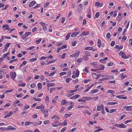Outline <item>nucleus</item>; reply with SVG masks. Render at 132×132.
<instances>
[{
    "label": "nucleus",
    "instance_id": "f257e3e1",
    "mask_svg": "<svg viewBox=\"0 0 132 132\" xmlns=\"http://www.w3.org/2000/svg\"><path fill=\"white\" fill-rule=\"evenodd\" d=\"M80 51H78L77 52H75L73 54L70 55V57H73L75 58L78 57L80 54Z\"/></svg>",
    "mask_w": 132,
    "mask_h": 132
},
{
    "label": "nucleus",
    "instance_id": "f03ea898",
    "mask_svg": "<svg viewBox=\"0 0 132 132\" xmlns=\"http://www.w3.org/2000/svg\"><path fill=\"white\" fill-rule=\"evenodd\" d=\"M10 75L11 78L12 79L14 80L16 77V73L13 72H11L10 73Z\"/></svg>",
    "mask_w": 132,
    "mask_h": 132
},
{
    "label": "nucleus",
    "instance_id": "7ed1b4c3",
    "mask_svg": "<svg viewBox=\"0 0 132 132\" xmlns=\"http://www.w3.org/2000/svg\"><path fill=\"white\" fill-rule=\"evenodd\" d=\"M132 107V106L125 105L123 107V108L124 109H126V111H132V109H131V108Z\"/></svg>",
    "mask_w": 132,
    "mask_h": 132
},
{
    "label": "nucleus",
    "instance_id": "20e7f679",
    "mask_svg": "<svg viewBox=\"0 0 132 132\" xmlns=\"http://www.w3.org/2000/svg\"><path fill=\"white\" fill-rule=\"evenodd\" d=\"M119 55H121V57L123 58L127 59V56L125 54L124 52H121L119 53Z\"/></svg>",
    "mask_w": 132,
    "mask_h": 132
},
{
    "label": "nucleus",
    "instance_id": "39448f33",
    "mask_svg": "<svg viewBox=\"0 0 132 132\" xmlns=\"http://www.w3.org/2000/svg\"><path fill=\"white\" fill-rule=\"evenodd\" d=\"M60 123L58 121L55 122L53 123L52 126L53 127H56L60 125Z\"/></svg>",
    "mask_w": 132,
    "mask_h": 132
},
{
    "label": "nucleus",
    "instance_id": "423d86ee",
    "mask_svg": "<svg viewBox=\"0 0 132 132\" xmlns=\"http://www.w3.org/2000/svg\"><path fill=\"white\" fill-rule=\"evenodd\" d=\"M89 34V31H83L80 35V36H87Z\"/></svg>",
    "mask_w": 132,
    "mask_h": 132
},
{
    "label": "nucleus",
    "instance_id": "0eeeda50",
    "mask_svg": "<svg viewBox=\"0 0 132 132\" xmlns=\"http://www.w3.org/2000/svg\"><path fill=\"white\" fill-rule=\"evenodd\" d=\"M7 131H10L11 130H16V129L14 128V127H13L12 126H8L7 127Z\"/></svg>",
    "mask_w": 132,
    "mask_h": 132
},
{
    "label": "nucleus",
    "instance_id": "6e6552de",
    "mask_svg": "<svg viewBox=\"0 0 132 132\" xmlns=\"http://www.w3.org/2000/svg\"><path fill=\"white\" fill-rule=\"evenodd\" d=\"M80 96V95L79 94H76L75 95L71 97H70V99L71 100L76 99L77 98Z\"/></svg>",
    "mask_w": 132,
    "mask_h": 132
},
{
    "label": "nucleus",
    "instance_id": "1a4fd4ad",
    "mask_svg": "<svg viewBox=\"0 0 132 132\" xmlns=\"http://www.w3.org/2000/svg\"><path fill=\"white\" fill-rule=\"evenodd\" d=\"M3 28H5L4 30H9L10 29H9V26L8 24H3Z\"/></svg>",
    "mask_w": 132,
    "mask_h": 132
},
{
    "label": "nucleus",
    "instance_id": "9d476101",
    "mask_svg": "<svg viewBox=\"0 0 132 132\" xmlns=\"http://www.w3.org/2000/svg\"><path fill=\"white\" fill-rule=\"evenodd\" d=\"M79 34V32H77L72 33L71 35V37L72 38H75Z\"/></svg>",
    "mask_w": 132,
    "mask_h": 132
},
{
    "label": "nucleus",
    "instance_id": "9b49d317",
    "mask_svg": "<svg viewBox=\"0 0 132 132\" xmlns=\"http://www.w3.org/2000/svg\"><path fill=\"white\" fill-rule=\"evenodd\" d=\"M90 64L94 67L95 68H98V65L97 64V63L96 62H92L90 63Z\"/></svg>",
    "mask_w": 132,
    "mask_h": 132
},
{
    "label": "nucleus",
    "instance_id": "f8f14e48",
    "mask_svg": "<svg viewBox=\"0 0 132 132\" xmlns=\"http://www.w3.org/2000/svg\"><path fill=\"white\" fill-rule=\"evenodd\" d=\"M116 97L117 98L119 99H127V97L126 96L123 97V95H122L117 96Z\"/></svg>",
    "mask_w": 132,
    "mask_h": 132
},
{
    "label": "nucleus",
    "instance_id": "ddd939ff",
    "mask_svg": "<svg viewBox=\"0 0 132 132\" xmlns=\"http://www.w3.org/2000/svg\"><path fill=\"white\" fill-rule=\"evenodd\" d=\"M36 3V2L35 1H32L31 2L29 5V6L30 7H31L33 6Z\"/></svg>",
    "mask_w": 132,
    "mask_h": 132
},
{
    "label": "nucleus",
    "instance_id": "4468645a",
    "mask_svg": "<svg viewBox=\"0 0 132 132\" xmlns=\"http://www.w3.org/2000/svg\"><path fill=\"white\" fill-rule=\"evenodd\" d=\"M82 98L83 99H84L85 100H86L87 101L90 100L92 99V98L91 97L86 96H82Z\"/></svg>",
    "mask_w": 132,
    "mask_h": 132
},
{
    "label": "nucleus",
    "instance_id": "2eb2a0df",
    "mask_svg": "<svg viewBox=\"0 0 132 132\" xmlns=\"http://www.w3.org/2000/svg\"><path fill=\"white\" fill-rule=\"evenodd\" d=\"M89 68L88 67H85L83 70V71L84 72V73L85 74H86V73H88L89 72Z\"/></svg>",
    "mask_w": 132,
    "mask_h": 132
},
{
    "label": "nucleus",
    "instance_id": "dca6fc26",
    "mask_svg": "<svg viewBox=\"0 0 132 132\" xmlns=\"http://www.w3.org/2000/svg\"><path fill=\"white\" fill-rule=\"evenodd\" d=\"M73 74H75L77 77H78L79 76V72L78 70H77L76 71V72L75 71H73Z\"/></svg>",
    "mask_w": 132,
    "mask_h": 132
},
{
    "label": "nucleus",
    "instance_id": "f3484780",
    "mask_svg": "<svg viewBox=\"0 0 132 132\" xmlns=\"http://www.w3.org/2000/svg\"><path fill=\"white\" fill-rule=\"evenodd\" d=\"M13 114V113L12 112H10L9 113L7 114L6 115H5L4 116V118H6L8 117H10L12 116Z\"/></svg>",
    "mask_w": 132,
    "mask_h": 132
},
{
    "label": "nucleus",
    "instance_id": "a211bd4d",
    "mask_svg": "<svg viewBox=\"0 0 132 132\" xmlns=\"http://www.w3.org/2000/svg\"><path fill=\"white\" fill-rule=\"evenodd\" d=\"M51 118L52 119H53L55 118L56 120H59L60 119L59 117L56 115H54L53 116L51 117Z\"/></svg>",
    "mask_w": 132,
    "mask_h": 132
},
{
    "label": "nucleus",
    "instance_id": "6ab92c4d",
    "mask_svg": "<svg viewBox=\"0 0 132 132\" xmlns=\"http://www.w3.org/2000/svg\"><path fill=\"white\" fill-rule=\"evenodd\" d=\"M67 124H68L67 123L66 121L65 120L63 121V123H60V125L62 126H65L67 125Z\"/></svg>",
    "mask_w": 132,
    "mask_h": 132
},
{
    "label": "nucleus",
    "instance_id": "aec40b11",
    "mask_svg": "<svg viewBox=\"0 0 132 132\" xmlns=\"http://www.w3.org/2000/svg\"><path fill=\"white\" fill-rule=\"evenodd\" d=\"M37 86L38 88V89L39 90H40L42 88V84L40 83L39 82L38 83L37 85Z\"/></svg>",
    "mask_w": 132,
    "mask_h": 132
},
{
    "label": "nucleus",
    "instance_id": "412c9836",
    "mask_svg": "<svg viewBox=\"0 0 132 132\" xmlns=\"http://www.w3.org/2000/svg\"><path fill=\"white\" fill-rule=\"evenodd\" d=\"M45 106L43 105V104H42L41 105V108H40V111H41L43 112L45 110Z\"/></svg>",
    "mask_w": 132,
    "mask_h": 132
},
{
    "label": "nucleus",
    "instance_id": "4be33fe9",
    "mask_svg": "<svg viewBox=\"0 0 132 132\" xmlns=\"http://www.w3.org/2000/svg\"><path fill=\"white\" fill-rule=\"evenodd\" d=\"M107 80L108 79H112L114 78L113 75L108 76H107Z\"/></svg>",
    "mask_w": 132,
    "mask_h": 132
},
{
    "label": "nucleus",
    "instance_id": "5701e85b",
    "mask_svg": "<svg viewBox=\"0 0 132 132\" xmlns=\"http://www.w3.org/2000/svg\"><path fill=\"white\" fill-rule=\"evenodd\" d=\"M11 43H8L7 44H6L5 46L4 50L5 51H6L7 49L10 46Z\"/></svg>",
    "mask_w": 132,
    "mask_h": 132
},
{
    "label": "nucleus",
    "instance_id": "b1692460",
    "mask_svg": "<svg viewBox=\"0 0 132 132\" xmlns=\"http://www.w3.org/2000/svg\"><path fill=\"white\" fill-rule=\"evenodd\" d=\"M43 113L44 115L45 116V117H46L48 116V111H44Z\"/></svg>",
    "mask_w": 132,
    "mask_h": 132
},
{
    "label": "nucleus",
    "instance_id": "393cba45",
    "mask_svg": "<svg viewBox=\"0 0 132 132\" xmlns=\"http://www.w3.org/2000/svg\"><path fill=\"white\" fill-rule=\"evenodd\" d=\"M55 85V84L54 83H48L47 84V87H53Z\"/></svg>",
    "mask_w": 132,
    "mask_h": 132
},
{
    "label": "nucleus",
    "instance_id": "a878e982",
    "mask_svg": "<svg viewBox=\"0 0 132 132\" xmlns=\"http://www.w3.org/2000/svg\"><path fill=\"white\" fill-rule=\"evenodd\" d=\"M118 104V103L117 102H108V105H114L115 104Z\"/></svg>",
    "mask_w": 132,
    "mask_h": 132
},
{
    "label": "nucleus",
    "instance_id": "bb28decb",
    "mask_svg": "<svg viewBox=\"0 0 132 132\" xmlns=\"http://www.w3.org/2000/svg\"><path fill=\"white\" fill-rule=\"evenodd\" d=\"M57 60V59H55L53 60L50 61L45 64L46 65H48L51 63H53L55 61H56Z\"/></svg>",
    "mask_w": 132,
    "mask_h": 132
},
{
    "label": "nucleus",
    "instance_id": "cd10ccee",
    "mask_svg": "<svg viewBox=\"0 0 132 132\" xmlns=\"http://www.w3.org/2000/svg\"><path fill=\"white\" fill-rule=\"evenodd\" d=\"M126 126L123 123H121L120 124V128H126Z\"/></svg>",
    "mask_w": 132,
    "mask_h": 132
},
{
    "label": "nucleus",
    "instance_id": "c85d7f7f",
    "mask_svg": "<svg viewBox=\"0 0 132 132\" xmlns=\"http://www.w3.org/2000/svg\"><path fill=\"white\" fill-rule=\"evenodd\" d=\"M97 46L99 48L100 47L101 45V40L99 39H98L97 41Z\"/></svg>",
    "mask_w": 132,
    "mask_h": 132
},
{
    "label": "nucleus",
    "instance_id": "c756f323",
    "mask_svg": "<svg viewBox=\"0 0 132 132\" xmlns=\"http://www.w3.org/2000/svg\"><path fill=\"white\" fill-rule=\"evenodd\" d=\"M9 52H8L5 54H3V58L4 59L6 58L9 55Z\"/></svg>",
    "mask_w": 132,
    "mask_h": 132
},
{
    "label": "nucleus",
    "instance_id": "7c9ffc66",
    "mask_svg": "<svg viewBox=\"0 0 132 132\" xmlns=\"http://www.w3.org/2000/svg\"><path fill=\"white\" fill-rule=\"evenodd\" d=\"M92 75L93 76L94 78H95L96 79L97 78L99 77V76L96 73H91Z\"/></svg>",
    "mask_w": 132,
    "mask_h": 132
},
{
    "label": "nucleus",
    "instance_id": "2f4dec72",
    "mask_svg": "<svg viewBox=\"0 0 132 132\" xmlns=\"http://www.w3.org/2000/svg\"><path fill=\"white\" fill-rule=\"evenodd\" d=\"M115 93V92L114 91L111 90H108L107 92V93H110L111 94H113L114 93Z\"/></svg>",
    "mask_w": 132,
    "mask_h": 132
},
{
    "label": "nucleus",
    "instance_id": "473e14b6",
    "mask_svg": "<svg viewBox=\"0 0 132 132\" xmlns=\"http://www.w3.org/2000/svg\"><path fill=\"white\" fill-rule=\"evenodd\" d=\"M98 91V90L97 89H95L92 90H91V93L92 94H93L97 92Z\"/></svg>",
    "mask_w": 132,
    "mask_h": 132
},
{
    "label": "nucleus",
    "instance_id": "72a5a7b5",
    "mask_svg": "<svg viewBox=\"0 0 132 132\" xmlns=\"http://www.w3.org/2000/svg\"><path fill=\"white\" fill-rule=\"evenodd\" d=\"M72 115V114H69V113L65 114L64 115V117L65 118H67L68 117H70Z\"/></svg>",
    "mask_w": 132,
    "mask_h": 132
},
{
    "label": "nucleus",
    "instance_id": "f704fd0d",
    "mask_svg": "<svg viewBox=\"0 0 132 132\" xmlns=\"http://www.w3.org/2000/svg\"><path fill=\"white\" fill-rule=\"evenodd\" d=\"M93 48L90 47H85V49L86 50H88L89 51H91L93 50Z\"/></svg>",
    "mask_w": 132,
    "mask_h": 132
},
{
    "label": "nucleus",
    "instance_id": "c9c22d12",
    "mask_svg": "<svg viewBox=\"0 0 132 132\" xmlns=\"http://www.w3.org/2000/svg\"><path fill=\"white\" fill-rule=\"evenodd\" d=\"M58 96H55V97L54 98V99H53V100H52V102H53V103H56V100H57V99H58Z\"/></svg>",
    "mask_w": 132,
    "mask_h": 132
},
{
    "label": "nucleus",
    "instance_id": "e433bc0d",
    "mask_svg": "<svg viewBox=\"0 0 132 132\" xmlns=\"http://www.w3.org/2000/svg\"><path fill=\"white\" fill-rule=\"evenodd\" d=\"M77 101L78 102H83L85 103H86V101L82 98L78 99L77 100Z\"/></svg>",
    "mask_w": 132,
    "mask_h": 132
},
{
    "label": "nucleus",
    "instance_id": "4c0bfd02",
    "mask_svg": "<svg viewBox=\"0 0 132 132\" xmlns=\"http://www.w3.org/2000/svg\"><path fill=\"white\" fill-rule=\"evenodd\" d=\"M83 60V59L81 57H80L78 58L77 61V62L80 63Z\"/></svg>",
    "mask_w": 132,
    "mask_h": 132
},
{
    "label": "nucleus",
    "instance_id": "58836bf2",
    "mask_svg": "<svg viewBox=\"0 0 132 132\" xmlns=\"http://www.w3.org/2000/svg\"><path fill=\"white\" fill-rule=\"evenodd\" d=\"M31 33L29 32H25L24 34V36L25 37H27L28 36L30 35Z\"/></svg>",
    "mask_w": 132,
    "mask_h": 132
},
{
    "label": "nucleus",
    "instance_id": "ea45409f",
    "mask_svg": "<svg viewBox=\"0 0 132 132\" xmlns=\"http://www.w3.org/2000/svg\"><path fill=\"white\" fill-rule=\"evenodd\" d=\"M70 33H68L67 34L65 38V39L66 40H67L69 39L70 37Z\"/></svg>",
    "mask_w": 132,
    "mask_h": 132
},
{
    "label": "nucleus",
    "instance_id": "a19ab883",
    "mask_svg": "<svg viewBox=\"0 0 132 132\" xmlns=\"http://www.w3.org/2000/svg\"><path fill=\"white\" fill-rule=\"evenodd\" d=\"M45 100L46 101V103L47 104H48V103L49 98L48 96H46L45 98Z\"/></svg>",
    "mask_w": 132,
    "mask_h": 132
},
{
    "label": "nucleus",
    "instance_id": "79ce46f5",
    "mask_svg": "<svg viewBox=\"0 0 132 132\" xmlns=\"http://www.w3.org/2000/svg\"><path fill=\"white\" fill-rule=\"evenodd\" d=\"M100 14V13L98 12H97L96 13V14L95 15L94 18L96 19V18H98V16Z\"/></svg>",
    "mask_w": 132,
    "mask_h": 132
},
{
    "label": "nucleus",
    "instance_id": "37998d69",
    "mask_svg": "<svg viewBox=\"0 0 132 132\" xmlns=\"http://www.w3.org/2000/svg\"><path fill=\"white\" fill-rule=\"evenodd\" d=\"M77 89H75L73 90H70L68 92L69 93H73L77 92Z\"/></svg>",
    "mask_w": 132,
    "mask_h": 132
},
{
    "label": "nucleus",
    "instance_id": "c03bdc74",
    "mask_svg": "<svg viewBox=\"0 0 132 132\" xmlns=\"http://www.w3.org/2000/svg\"><path fill=\"white\" fill-rule=\"evenodd\" d=\"M37 59L36 58H33L30 59V61L31 62H33L36 61Z\"/></svg>",
    "mask_w": 132,
    "mask_h": 132
},
{
    "label": "nucleus",
    "instance_id": "a18cd8bd",
    "mask_svg": "<svg viewBox=\"0 0 132 132\" xmlns=\"http://www.w3.org/2000/svg\"><path fill=\"white\" fill-rule=\"evenodd\" d=\"M66 101L65 100H63L61 101V104L63 105L65 104L66 103Z\"/></svg>",
    "mask_w": 132,
    "mask_h": 132
},
{
    "label": "nucleus",
    "instance_id": "49530a36",
    "mask_svg": "<svg viewBox=\"0 0 132 132\" xmlns=\"http://www.w3.org/2000/svg\"><path fill=\"white\" fill-rule=\"evenodd\" d=\"M121 79H123L125 78L126 77H127V76L126 75H124L123 73H122L121 75Z\"/></svg>",
    "mask_w": 132,
    "mask_h": 132
},
{
    "label": "nucleus",
    "instance_id": "de8ad7c7",
    "mask_svg": "<svg viewBox=\"0 0 132 132\" xmlns=\"http://www.w3.org/2000/svg\"><path fill=\"white\" fill-rule=\"evenodd\" d=\"M33 100L34 101H41V99L40 98H37L35 97H33Z\"/></svg>",
    "mask_w": 132,
    "mask_h": 132
},
{
    "label": "nucleus",
    "instance_id": "09e8293b",
    "mask_svg": "<svg viewBox=\"0 0 132 132\" xmlns=\"http://www.w3.org/2000/svg\"><path fill=\"white\" fill-rule=\"evenodd\" d=\"M91 14L90 10H89L88 15H87V17L89 18H90L91 17Z\"/></svg>",
    "mask_w": 132,
    "mask_h": 132
},
{
    "label": "nucleus",
    "instance_id": "8fccbe9b",
    "mask_svg": "<svg viewBox=\"0 0 132 132\" xmlns=\"http://www.w3.org/2000/svg\"><path fill=\"white\" fill-rule=\"evenodd\" d=\"M67 54V53H64L61 56V58L62 59H64L65 58V55Z\"/></svg>",
    "mask_w": 132,
    "mask_h": 132
},
{
    "label": "nucleus",
    "instance_id": "3c124183",
    "mask_svg": "<svg viewBox=\"0 0 132 132\" xmlns=\"http://www.w3.org/2000/svg\"><path fill=\"white\" fill-rule=\"evenodd\" d=\"M117 111V110L116 109H111L110 111V113H112L114 112H116Z\"/></svg>",
    "mask_w": 132,
    "mask_h": 132
},
{
    "label": "nucleus",
    "instance_id": "603ef678",
    "mask_svg": "<svg viewBox=\"0 0 132 132\" xmlns=\"http://www.w3.org/2000/svg\"><path fill=\"white\" fill-rule=\"evenodd\" d=\"M13 90V89H11V90H6L5 92V94H6L7 93H10L12 92Z\"/></svg>",
    "mask_w": 132,
    "mask_h": 132
},
{
    "label": "nucleus",
    "instance_id": "864d4df0",
    "mask_svg": "<svg viewBox=\"0 0 132 132\" xmlns=\"http://www.w3.org/2000/svg\"><path fill=\"white\" fill-rule=\"evenodd\" d=\"M0 129L2 130H4V131H7V128L4 127H2L0 128Z\"/></svg>",
    "mask_w": 132,
    "mask_h": 132
},
{
    "label": "nucleus",
    "instance_id": "5fc2aeb1",
    "mask_svg": "<svg viewBox=\"0 0 132 132\" xmlns=\"http://www.w3.org/2000/svg\"><path fill=\"white\" fill-rule=\"evenodd\" d=\"M67 46L66 45H64L61 46L60 47L62 50L64 48H67Z\"/></svg>",
    "mask_w": 132,
    "mask_h": 132
},
{
    "label": "nucleus",
    "instance_id": "6e6d98bb",
    "mask_svg": "<svg viewBox=\"0 0 132 132\" xmlns=\"http://www.w3.org/2000/svg\"><path fill=\"white\" fill-rule=\"evenodd\" d=\"M54 89L55 88H51L50 90V93L51 94L52 93Z\"/></svg>",
    "mask_w": 132,
    "mask_h": 132
},
{
    "label": "nucleus",
    "instance_id": "4d7b16f0",
    "mask_svg": "<svg viewBox=\"0 0 132 132\" xmlns=\"http://www.w3.org/2000/svg\"><path fill=\"white\" fill-rule=\"evenodd\" d=\"M67 74V73L65 72H62L60 73V75L62 76L63 75H65Z\"/></svg>",
    "mask_w": 132,
    "mask_h": 132
},
{
    "label": "nucleus",
    "instance_id": "13d9d810",
    "mask_svg": "<svg viewBox=\"0 0 132 132\" xmlns=\"http://www.w3.org/2000/svg\"><path fill=\"white\" fill-rule=\"evenodd\" d=\"M71 80V79L67 78L65 79V81L68 84L69 82Z\"/></svg>",
    "mask_w": 132,
    "mask_h": 132
},
{
    "label": "nucleus",
    "instance_id": "bf43d9fd",
    "mask_svg": "<svg viewBox=\"0 0 132 132\" xmlns=\"http://www.w3.org/2000/svg\"><path fill=\"white\" fill-rule=\"evenodd\" d=\"M42 40V38H40L38 40H37L36 41V42H37V43L38 44L41 42Z\"/></svg>",
    "mask_w": 132,
    "mask_h": 132
},
{
    "label": "nucleus",
    "instance_id": "052dcab7",
    "mask_svg": "<svg viewBox=\"0 0 132 132\" xmlns=\"http://www.w3.org/2000/svg\"><path fill=\"white\" fill-rule=\"evenodd\" d=\"M10 105V103H7L4 106V108H6L8 107Z\"/></svg>",
    "mask_w": 132,
    "mask_h": 132
},
{
    "label": "nucleus",
    "instance_id": "680f3d73",
    "mask_svg": "<svg viewBox=\"0 0 132 132\" xmlns=\"http://www.w3.org/2000/svg\"><path fill=\"white\" fill-rule=\"evenodd\" d=\"M31 124V122H26L25 123V125L26 126H28Z\"/></svg>",
    "mask_w": 132,
    "mask_h": 132
},
{
    "label": "nucleus",
    "instance_id": "e2e57ef3",
    "mask_svg": "<svg viewBox=\"0 0 132 132\" xmlns=\"http://www.w3.org/2000/svg\"><path fill=\"white\" fill-rule=\"evenodd\" d=\"M39 24H41L43 27L45 26V23L42 22H40L39 23Z\"/></svg>",
    "mask_w": 132,
    "mask_h": 132
},
{
    "label": "nucleus",
    "instance_id": "0e129e2a",
    "mask_svg": "<svg viewBox=\"0 0 132 132\" xmlns=\"http://www.w3.org/2000/svg\"><path fill=\"white\" fill-rule=\"evenodd\" d=\"M67 65V64L66 63L62 64H61V66L62 67V68L66 67Z\"/></svg>",
    "mask_w": 132,
    "mask_h": 132
},
{
    "label": "nucleus",
    "instance_id": "69168bd1",
    "mask_svg": "<svg viewBox=\"0 0 132 132\" xmlns=\"http://www.w3.org/2000/svg\"><path fill=\"white\" fill-rule=\"evenodd\" d=\"M85 53L86 55L88 56H90V53L88 51H86L85 52Z\"/></svg>",
    "mask_w": 132,
    "mask_h": 132
},
{
    "label": "nucleus",
    "instance_id": "338daca9",
    "mask_svg": "<svg viewBox=\"0 0 132 132\" xmlns=\"http://www.w3.org/2000/svg\"><path fill=\"white\" fill-rule=\"evenodd\" d=\"M100 5V3L99 2H96L95 3V5L97 6V7H99Z\"/></svg>",
    "mask_w": 132,
    "mask_h": 132
},
{
    "label": "nucleus",
    "instance_id": "774afa93",
    "mask_svg": "<svg viewBox=\"0 0 132 132\" xmlns=\"http://www.w3.org/2000/svg\"><path fill=\"white\" fill-rule=\"evenodd\" d=\"M106 37L108 38H110L111 37L110 34L109 33H108L107 34H106Z\"/></svg>",
    "mask_w": 132,
    "mask_h": 132
}]
</instances>
